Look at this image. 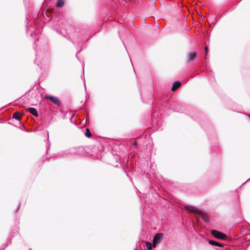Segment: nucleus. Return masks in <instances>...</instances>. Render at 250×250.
<instances>
[{"instance_id": "22", "label": "nucleus", "mask_w": 250, "mask_h": 250, "mask_svg": "<svg viewBox=\"0 0 250 250\" xmlns=\"http://www.w3.org/2000/svg\"><path fill=\"white\" fill-rule=\"evenodd\" d=\"M38 41V38H37V39L34 41V44H35Z\"/></svg>"}, {"instance_id": "5", "label": "nucleus", "mask_w": 250, "mask_h": 250, "mask_svg": "<svg viewBox=\"0 0 250 250\" xmlns=\"http://www.w3.org/2000/svg\"><path fill=\"white\" fill-rule=\"evenodd\" d=\"M164 235L163 233H158L154 235L152 241L153 247L156 248L157 245L161 243L164 238Z\"/></svg>"}, {"instance_id": "29", "label": "nucleus", "mask_w": 250, "mask_h": 250, "mask_svg": "<svg viewBox=\"0 0 250 250\" xmlns=\"http://www.w3.org/2000/svg\"><path fill=\"white\" fill-rule=\"evenodd\" d=\"M250 180V178H249V179H248V180Z\"/></svg>"}, {"instance_id": "10", "label": "nucleus", "mask_w": 250, "mask_h": 250, "mask_svg": "<svg viewBox=\"0 0 250 250\" xmlns=\"http://www.w3.org/2000/svg\"><path fill=\"white\" fill-rule=\"evenodd\" d=\"M181 85V83L179 81L174 82L172 85L171 91H174L178 89Z\"/></svg>"}, {"instance_id": "20", "label": "nucleus", "mask_w": 250, "mask_h": 250, "mask_svg": "<svg viewBox=\"0 0 250 250\" xmlns=\"http://www.w3.org/2000/svg\"><path fill=\"white\" fill-rule=\"evenodd\" d=\"M173 110L176 111H178V112H180L181 111V110L180 109H178L177 107L173 108Z\"/></svg>"}, {"instance_id": "17", "label": "nucleus", "mask_w": 250, "mask_h": 250, "mask_svg": "<svg viewBox=\"0 0 250 250\" xmlns=\"http://www.w3.org/2000/svg\"><path fill=\"white\" fill-rule=\"evenodd\" d=\"M146 247L147 250H150L152 248V247H153L152 243L150 242H146Z\"/></svg>"}, {"instance_id": "25", "label": "nucleus", "mask_w": 250, "mask_h": 250, "mask_svg": "<svg viewBox=\"0 0 250 250\" xmlns=\"http://www.w3.org/2000/svg\"><path fill=\"white\" fill-rule=\"evenodd\" d=\"M141 213H142V214H144V212H143V210H142Z\"/></svg>"}, {"instance_id": "6", "label": "nucleus", "mask_w": 250, "mask_h": 250, "mask_svg": "<svg viewBox=\"0 0 250 250\" xmlns=\"http://www.w3.org/2000/svg\"><path fill=\"white\" fill-rule=\"evenodd\" d=\"M68 149L70 156L78 155L83 152V148L81 147H73Z\"/></svg>"}, {"instance_id": "16", "label": "nucleus", "mask_w": 250, "mask_h": 250, "mask_svg": "<svg viewBox=\"0 0 250 250\" xmlns=\"http://www.w3.org/2000/svg\"><path fill=\"white\" fill-rule=\"evenodd\" d=\"M84 135L87 138H90L92 136V134L88 128H86L85 131L84 132Z\"/></svg>"}, {"instance_id": "31", "label": "nucleus", "mask_w": 250, "mask_h": 250, "mask_svg": "<svg viewBox=\"0 0 250 250\" xmlns=\"http://www.w3.org/2000/svg\"><path fill=\"white\" fill-rule=\"evenodd\" d=\"M249 118H250V115H249Z\"/></svg>"}, {"instance_id": "2", "label": "nucleus", "mask_w": 250, "mask_h": 250, "mask_svg": "<svg viewBox=\"0 0 250 250\" xmlns=\"http://www.w3.org/2000/svg\"><path fill=\"white\" fill-rule=\"evenodd\" d=\"M64 24V22L62 20L55 21L54 22V30L56 31L57 33L61 34L63 37L65 38L68 40L70 41L74 45H75L77 42L79 43V34L78 32H74L72 38H71L70 36H66L65 35L62 34L61 31L57 28L58 27L63 28Z\"/></svg>"}, {"instance_id": "28", "label": "nucleus", "mask_w": 250, "mask_h": 250, "mask_svg": "<svg viewBox=\"0 0 250 250\" xmlns=\"http://www.w3.org/2000/svg\"><path fill=\"white\" fill-rule=\"evenodd\" d=\"M250 180V178H249V179H248V180Z\"/></svg>"}, {"instance_id": "3", "label": "nucleus", "mask_w": 250, "mask_h": 250, "mask_svg": "<svg viewBox=\"0 0 250 250\" xmlns=\"http://www.w3.org/2000/svg\"><path fill=\"white\" fill-rule=\"evenodd\" d=\"M185 208L188 212L194 213L197 218L201 217L206 223L209 222V219L208 215L201 211H199L196 209L194 207L188 205L185 206Z\"/></svg>"}, {"instance_id": "19", "label": "nucleus", "mask_w": 250, "mask_h": 250, "mask_svg": "<svg viewBox=\"0 0 250 250\" xmlns=\"http://www.w3.org/2000/svg\"><path fill=\"white\" fill-rule=\"evenodd\" d=\"M132 145L134 146H137V142L136 141H134L132 143Z\"/></svg>"}, {"instance_id": "27", "label": "nucleus", "mask_w": 250, "mask_h": 250, "mask_svg": "<svg viewBox=\"0 0 250 250\" xmlns=\"http://www.w3.org/2000/svg\"><path fill=\"white\" fill-rule=\"evenodd\" d=\"M245 183H246V182L243 183V184L242 185H242H244V184H245Z\"/></svg>"}, {"instance_id": "21", "label": "nucleus", "mask_w": 250, "mask_h": 250, "mask_svg": "<svg viewBox=\"0 0 250 250\" xmlns=\"http://www.w3.org/2000/svg\"><path fill=\"white\" fill-rule=\"evenodd\" d=\"M205 51H206V54H207L208 52V48L207 46L205 47Z\"/></svg>"}, {"instance_id": "15", "label": "nucleus", "mask_w": 250, "mask_h": 250, "mask_svg": "<svg viewBox=\"0 0 250 250\" xmlns=\"http://www.w3.org/2000/svg\"><path fill=\"white\" fill-rule=\"evenodd\" d=\"M57 6L59 7H62L63 6L64 3V0H57Z\"/></svg>"}, {"instance_id": "23", "label": "nucleus", "mask_w": 250, "mask_h": 250, "mask_svg": "<svg viewBox=\"0 0 250 250\" xmlns=\"http://www.w3.org/2000/svg\"><path fill=\"white\" fill-rule=\"evenodd\" d=\"M80 51V50H79L77 52V53H76V57H77V58L78 57H77V54H78V53Z\"/></svg>"}, {"instance_id": "14", "label": "nucleus", "mask_w": 250, "mask_h": 250, "mask_svg": "<svg viewBox=\"0 0 250 250\" xmlns=\"http://www.w3.org/2000/svg\"><path fill=\"white\" fill-rule=\"evenodd\" d=\"M196 56V53L194 52L190 53L188 55V61L192 60Z\"/></svg>"}, {"instance_id": "12", "label": "nucleus", "mask_w": 250, "mask_h": 250, "mask_svg": "<svg viewBox=\"0 0 250 250\" xmlns=\"http://www.w3.org/2000/svg\"><path fill=\"white\" fill-rule=\"evenodd\" d=\"M208 243L211 245H212L214 246H217V247H222L224 246V245L223 244L220 243L216 241H214V240H209Z\"/></svg>"}, {"instance_id": "7", "label": "nucleus", "mask_w": 250, "mask_h": 250, "mask_svg": "<svg viewBox=\"0 0 250 250\" xmlns=\"http://www.w3.org/2000/svg\"><path fill=\"white\" fill-rule=\"evenodd\" d=\"M211 234L215 238L222 240H225L227 238V235L222 232L219 231L215 229L211 230Z\"/></svg>"}, {"instance_id": "4", "label": "nucleus", "mask_w": 250, "mask_h": 250, "mask_svg": "<svg viewBox=\"0 0 250 250\" xmlns=\"http://www.w3.org/2000/svg\"><path fill=\"white\" fill-rule=\"evenodd\" d=\"M138 87H139V92H140L141 98H142V101L144 103L148 104L151 106H152L153 104V96L152 94V89L150 90V92H149L148 95L147 96L148 98L146 100H145V95L142 93L141 88L139 85H138Z\"/></svg>"}, {"instance_id": "1", "label": "nucleus", "mask_w": 250, "mask_h": 250, "mask_svg": "<svg viewBox=\"0 0 250 250\" xmlns=\"http://www.w3.org/2000/svg\"><path fill=\"white\" fill-rule=\"evenodd\" d=\"M51 13L46 9H42L39 11L37 15L38 20H34L33 21H29L26 25V32L29 34L31 37L39 33L38 29L39 22L44 23L48 22L51 21V18H50Z\"/></svg>"}, {"instance_id": "9", "label": "nucleus", "mask_w": 250, "mask_h": 250, "mask_svg": "<svg viewBox=\"0 0 250 250\" xmlns=\"http://www.w3.org/2000/svg\"><path fill=\"white\" fill-rule=\"evenodd\" d=\"M67 156H69L68 149H66L53 154L52 157L61 158H64Z\"/></svg>"}, {"instance_id": "30", "label": "nucleus", "mask_w": 250, "mask_h": 250, "mask_svg": "<svg viewBox=\"0 0 250 250\" xmlns=\"http://www.w3.org/2000/svg\"><path fill=\"white\" fill-rule=\"evenodd\" d=\"M250 180V178H249V179H248V180Z\"/></svg>"}, {"instance_id": "18", "label": "nucleus", "mask_w": 250, "mask_h": 250, "mask_svg": "<svg viewBox=\"0 0 250 250\" xmlns=\"http://www.w3.org/2000/svg\"><path fill=\"white\" fill-rule=\"evenodd\" d=\"M19 230V228L18 227H17L15 229V232H13L12 235L15 236L16 233H18Z\"/></svg>"}, {"instance_id": "24", "label": "nucleus", "mask_w": 250, "mask_h": 250, "mask_svg": "<svg viewBox=\"0 0 250 250\" xmlns=\"http://www.w3.org/2000/svg\"><path fill=\"white\" fill-rule=\"evenodd\" d=\"M159 108H160V110H163V107H159Z\"/></svg>"}, {"instance_id": "11", "label": "nucleus", "mask_w": 250, "mask_h": 250, "mask_svg": "<svg viewBox=\"0 0 250 250\" xmlns=\"http://www.w3.org/2000/svg\"><path fill=\"white\" fill-rule=\"evenodd\" d=\"M26 111L36 117L38 116V111L35 108L28 107L26 109Z\"/></svg>"}, {"instance_id": "13", "label": "nucleus", "mask_w": 250, "mask_h": 250, "mask_svg": "<svg viewBox=\"0 0 250 250\" xmlns=\"http://www.w3.org/2000/svg\"><path fill=\"white\" fill-rule=\"evenodd\" d=\"M13 118L19 121H21V116L19 113H15L13 115Z\"/></svg>"}, {"instance_id": "8", "label": "nucleus", "mask_w": 250, "mask_h": 250, "mask_svg": "<svg viewBox=\"0 0 250 250\" xmlns=\"http://www.w3.org/2000/svg\"><path fill=\"white\" fill-rule=\"evenodd\" d=\"M44 99L46 100H49L52 103L59 106L61 105V102H60L59 98L57 97L52 95H47L44 96Z\"/></svg>"}, {"instance_id": "26", "label": "nucleus", "mask_w": 250, "mask_h": 250, "mask_svg": "<svg viewBox=\"0 0 250 250\" xmlns=\"http://www.w3.org/2000/svg\"><path fill=\"white\" fill-rule=\"evenodd\" d=\"M86 121H87V118L86 117L85 118V122H86Z\"/></svg>"}]
</instances>
